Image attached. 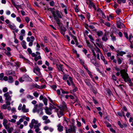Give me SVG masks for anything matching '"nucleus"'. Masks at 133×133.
Masks as SVG:
<instances>
[{"mask_svg":"<svg viewBox=\"0 0 133 133\" xmlns=\"http://www.w3.org/2000/svg\"><path fill=\"white\" fill-rule=\"evenodd\" d=\"M121 76L124 79V81L125 82H128L130 83L129 85L130 86H133V83L129 77L128 74L125 71V69L122 70L121 71Z\"/></svg>","mask_w":133,"mask_h":133,"instance_id":"obj_1","label":"nucleus"},{"mask_svg":"<svg viewBox=\"0 0 133 133\" xmlns=\"http://www.w3.org/2000/svg\"><path fill=\"white\" fill-rule=\"evenodd\" d=\"M48 10L51 11L55 20L57 24L59 26L61 24L60 20L57 18V16L56 14V12L54 11V8H49L48 9Z\"/></svg>","mask_w":133,"mask_h":133,"instance_id":"obj_2","label":"nucleus"},{"mask_svg":"<svg viewBox=\"0 0 133 133\" xmlns=\"http://www.w3.org/2000/svg\"><path fill=\"white\" fill-rule=\"evenodd\" d=\"M35 39V38L33 36H32L30 37H28L26 38V40L28 42H30L29 44V46H32L33 45V42Z\"/></svg>","mask_w":133,"mask_h":133,"instance_id":"obj_3","label":"nucleus"},{"mask_svg":"<svg viewBox=\"0 0 133 133\" xmlns=\"http://www.w3.org/2000/svg\"><path fill=\"white\" fill-rule=\"evenodd\" d=\"M69 80H68L67 81V82L68 85L70 86L71 84L72 87H74L75 84L73 81L72 77L70 76L69 77Z\"/></svg>","mask_w":133,"mask_h":133,"instance_id":"obj_4","label":"nucleus"},{"mask_svg":"<svg viewBox=\"0 0 133 133\" xmlns=\"http://www.w3.org/2000/svg\"><path fill=\"white\" fill-rule=\"evenodd\" d=\"M58 110L59 109H56L55 110V111L57 113L58 116L59 118L64 115V113L63 111L61 109H60L59 111Z\"/></svg>","mask_w":133,"mask_h":133,"instance_id":"obj_5","label":"nucleus"},{"mask_svg":"<svg viewBox=\"0 0 133 133\" xmlns=\"http://www.w3.org/2000/svg\"><path fill=\"white\" fill-rule=\"evenodd\" d=\"M89 7L90 8H91L92 7L94 10H96L97 9V8L96 7L95 4L92 2L91 0H89Z\"/></svg>","mask_w":133,"mask_h":133,"instance_id":"obj_6","label":"nucleus"},{"mask_svg":"<svg viewBox=\"0 0 133 133\" xmlns=\"http://www.w3.org/2000/svg\"><path fill=\"white\" fill-rule=\"evenodd\" d=\"M57 127V130L59 132H62L63 131L64 127L61 125V123L58 124Z\"/></svg>","mask_w":133,"mask_h":133,"instance_id":"obj_7","label":"nucleus"},{"mask_svg":"<svg viewBox=\"0 0 133 133\" xmlns=\"http://www.w3.org/2000/svg\"><path fill=\"white\" fill-rule=\"evenodd\" d=\"M4 96L5 97V99H8L9 100H11V97L9 94V92H7L4 94Z\"/></svg>","mask_w":133,"mask_h":133,"instance_id":"obj_8","label":"nucleus"},{"mask_svg":"<svg viewBox=\"0 0 133 133\" xmlns=\"http://www.w3.org/2000/svg\"><path fill=\"white\" fill-rule=\"evenodd\" d=\"M76 127L75 126H73L71 127L68 130L70 133H71L72 132L75 133L76 132Z\"/></svg>","mask_w":133,"mask_h":133,"instance_id":"obj_9","label":"nucleus"},{"mask_svg":"<svg viewBox=\"0 0 133 133\" xmlns=\"http://www.w3.org/2000/svg\"><path fill=\"white\" fill-rule=\"evenodd\" d=\"M87 46L89 47L92 51L94 56H96V53L95 52L93 46L90 43H89V44L87 45Z\"/></svg>","mask_w":133,"mask_h":133,"instance_id":"obj_10","label":"nucleus"},{"mask_svg":"<svg viewBox=\"0 0 133 133\" xmlns=\"http://www.w3.org/2000/svg\"><path fill=\"white\" fill-rule=\"evenodd\" d=\"M117 27L121 29L122 28L125 27V26L122 22L117 23Z\"/></svg>","mask_w":133,"mask_h":133,"instance_id":"obj_11","label":"nucleus"},{"mask_svg":"<svg viewBox=\"0 0 133 133\" xmlns=\"http://www.w3.org/2000/svg\"><path fill=\"white\" fill-rule=\"evenodd\" d=\"M56 14L57 16V18L58 17L59 18H61L63 16V15L62 14L59 12V11L58 10H57L56 11Z\"/></svg>","mask_w":133,"mask_h":133,"instance_id":"obj_12","label":"nucleus"},{"mask_svg":"<svg viewBox=\"0 0 133 133\" xmlns=\"http://www.w3.org/2000/svg\"><path fill=\"white\" fill-rule=\"evenodd\" d=\"M45 109V112L46 114L50 115L52 114V113L51 112V110L49 108H47Z\"/></svg>","mask_w":133,"mask_h":133,"instance_id":"obj_13","label":"nucleus"},{"mask_svg":"<svg viewBox=\"0 0 133 133\" xmlns=\"http://www.w3.org/2000/svg\"><path fill=\"white\" fill-rule=\"evenodd\" d=\"M25 105L24 104L22 107V110L24 113H26L29 111L28 109H26Z\"/></svg>","mask_w":133,"mask_h":133,"instance_id":"obj_14","label":"nucleus"},{"mask_svg":"<svg viewBox=\"0 0 133 133\" xmlns=\"http://www.w3.org/2000/svg\"><path fill=\"white\" fill-rule=\"evenodd\" d=\"M8 81V82L10 83H13L14 81V80L13 77L11 76H9Z\"/></svg>","mask_w":133,"mask_h":133,"instance_id":"obj_15","label":"nucleus"},{"mask_svg":"<svg viewBox=\"0 0 133 133\" xmlns=\"http://www.w3.org/2000/svg\"><path fill=\"white\" fill-rule=\"evenodd\" d=\"M22 78L24 81H27L29 80V79H31L29 76L27 75H24L22 76Z\"/></svg>","mask_w":133,"mask_h":133,"instance_id":"obj_16","label":"nucleus"},{"mask_svg":"<svg viewBox=\"0 0 133 133\" xmlns=\"http://www.w3.org/2000/svg\"><path fill=\"white\" fill-rule=\"evenodd\" d=\"M125 54L126 52H125L123 51H119L117 52V56H122L123 55Z\"/></svg>","mask_w":133,"mask_h":133,"instance_id":"obj_17","label":"nucleus"},{"mask_svg":"<svg viewBox=\"0 0 133 133\" xmlns=\"http://www.w3.org/2000/svg\"><path fill=\"white\" fill-rule=\"evenodd\" d=\"M94 56V57H92L90 59V62L93 64H94V63L96 62V56Z\"/></svg>","mask_w":133,"mask_h":133,"instance_id":"obj_18","label":"nucleus"},{"mask_svg":"<svg viewBox=\"0 0 133 133\" xmlns=\"http://www.w3.org/2000/svg\"><path fill=\"white\" fill-rule=\"evenodd\" d=\"M8 25L9 28L11 29L14 30L16 29V26L14 24H9Z\"/></svg>","mask_w":133,"mask_h":133,"instance_id":"obj_19","label":"nucleus"},{"mask_svg":"<svg viewBox=\"0 0 133 133\" xmlns=\"http://www.w3.org/2000/svg\"><path fill=\"white\" fill-rule=\"evenodd\" d=\"M49 108L51 110L54 109L55 110L56 109H57L56 108V107L55 106V105L53 103L52 104H50Z\"/></svg>","mask_w":133,"mask_h":133,"instance_id":"obj_20","label":"nucleus"},{"mask_svg":"<svg viewBox=\"0 0 133 133\" xmlns=\"http://www.w3.org/2000/svg\"><path fill=\"white\" fill-rule=\"evenodd\" d=\"M32 87L33 88H36L39 89L41 88L40 86L37 85V84L33 83L32 85Z\"/></svg>","mask_w":133,"mask_h":133,"instance_id":"obj_21","label":"nucleus"},{"mask_svg":"<svg viewBox=\"0 0 133 133\" xmlns=\"http://www.w3.org/2000/svg\"><path fill=\"white\" fill-rule=\"evenodd\" d=\"M63 65L61 64H59L57 65V66L58 69L59 71H61L62 72H63V69L62 68Z\"/></svg>","mask_w":133,"mask_h":133,"instance_id":"obj_22","label":"nucleus"},{"mask_svg":"<svg viewBox=\"0 0 133 133\" xmlns=\"http://www.w3.org/2000/svg\"><path fill=\"white\" fill-rule=\"evenodd\" d=\"M38 108V104H36L35 105L34 107L33 110V112L34 113H35L36 112Z\"/></svg>","mask_w":133,"mask_h":133,"instance_id":"obj_23","label":"nucleus"},{"mask_svg":"<svg viewBox=\"0 0 133 133\" xmlns=\"http://www.w3.org/2000/svg\"><path fill=\"white\" fill-rule=\"evenodd\" d=\"M102 39L103 41L105 42L106 41L108 40L106 34L105 33L103 37L102 38Z\"/></svg>","mask_w":133,"mask_h":133,"instance_id":"obj_24","label":"nucleus"},{"mask_svg":"<svg viewBox=\"0 0 133 133\" xmlns=\"http://www.w3.org/2000/svg\"><path fill=\"white\" fill-rule=\"evenodd\" d=\"M26 43L24 40L22 41V47L24 49H26Z\"/></svg>","mask_w":133,"mask_h":133,"instance_id":"obj_25","label":"nucleus"},{"mask_svg":"<svg viewBox=\"0 0 133 133\" xmlns=\"http://www.w3.org/2000/svg\"><path fill=\"white\" fill-rule=\"evenodd\" d=\"M34 128L35 129V131L37 133H38L40 130L39 127H38V126H37L36 125H35L34 126Z\"/></svg>","mask_w":133,"mask_h":133,"instance_id":"obj_26","label":"nucleus"},{"mask_svg":"<svg viewBox=\"0 0 133 133\" xmlns=\"http://www.w3.org/2000/svg\"><path fill=\"white\" fill-rule=\"evenodd\" d=\"M12 3L15 6V7L17 9H18V8H19L20 7V6L19 5H18L16 4L15 3L13 0L11 1Z\"/></svg>","mask_w":133,"mask_h":133,"instance_id":"obj_27","label":"nucleus"},{"mask_svg":"<svg viewBox=\"0 0 133 133\" xmlns=\"http://www.w3.org/2000/svg\"><path fill=\"white\" fill-rule=\"evenodd\" d=\"M96 48H95V50L96 51V53H100V55L101 54H102L100 49L98 48L97 46H96Z\"/></svg>","mask_w":133,"mask_h":133,"instance_id":"obj_28","label":"nucleus"},{"mask_svg":"<svg viewBox=\"0 0 133 133\" xmlns=\"http://www.w3.org/2000/svg\"><path fill=\"white\" fill-rule=\"evenodd\" d=\"M48 69H45V71L46 72H49V73H51V72H48V71H52L53 70V68L51 67H50V66H48Z\"/></svg>","mask_w":133,"mask_h":133,"instance_id":"obj_29","label":"nucleus"},{"mask_svg":"<svg viewBox=\"0 0 133 133\" xmlns=\"http://www.w3.org/2000/svg\"><path fill=\"white\" fill-rule=\"evenodd\" d=\"M84 82L86 83V84L89 87L90 85H91V84L89 80L86 79L84 81Z\"/></svg>","mask_w":133,"mask_h":133,"instance_id":"obj_30","label":"nucleus"},{"mask_svg":"<svg viewBox=\"0 0 133 133\" xmlns=\"http://www.w3.org/2000/svg\"><path fill=\"white\" fill-rule=\"evenodd\" d=\"M117 60L118 63V64H121L122 63V60L118 56H117Z\"/></svg>","mask_w":133,"mask_h":133,"instance_id":"obj_31","label":"nucleus"},{"mask_svg":"<svg viewBox=\"0 0 133 133\" xmlns=\"http://www.w3.org/2000/svg\"><path fill=\"white\" fill-rule=\"evenodd\" d=\"M41 59V57L40 55H38L37 57H36L34 58V60L36 62H37L38 59Z\"/></svg>","mask_w":133,"mask_h":133,"instance_id":"obj_32","label":"nucleus"},{"mask_svg":"<svg viewBox=\"0 0 133 133\" xmlns=\"http://www.w3.org/2000/svg\"><path fill=\"white\" fill-rule=\"evenodd\" d=\"M97 35L98 36H100L103 34L102 32L101 31H98L97 32Z\"/></svg>","mask_w":133,"mask_h":133,"instance_id":"obj_33","label":"nucleus"},{"mask_svg":"<svg viewBox=\"0 0 133 133\" xmlns=\"http://www.w3.org/2000/svg\"><path fill=\"white\" fill-rule=\"evenodd\" d=\"M33 71L39 77H41V72H40V71H39V72H36L35 71V70H34V71Z\"/></svg>","mask_w":133,"mask_h":133,"instance_id":"obj_34","label":"nucleus"},{"mask_svg":"<svg viewBox=\"0 0 133 133\" xmlns=\"http://www.w3.org/2000/svg\"><path fill=\"white\" fill-rule=\"evenodd\" d=\"M43 102H44V104L45 106H46L47 105V99L45 97L44 99L43 100Z\"/></svg>","mask_w":133,"mask_h":133,"instance_id":"obj_35","label":"nucleus"},{"mask_svg":"<svg viewBox=\"0 0 133 133\" xmlns=\"http://www.w3.org/2000/svg\"><path fill=\"white\" fill-rule=\"evenodd\" d=\"M126 0H117V2L119 3L120 4L122 2L123 3H125Z\"/></svg>","mask_w":133,"mask_h":133,"instance_id":"obj_36","label":"nucleus"},{"mask_svg":"<svg viewBox=\"0 0 133 133\" xmlns=\"http://www.w3.org/2000/svg\"><path fill=\"white\" fill-rule=\"evenodd\" d=\"M31 122L34 124L36 125L38 123V121H37L35 120L34 119H33L31 121Z\"/></svg>","mask_w":133,"mask_h":133,"instance_id":"obj_37","label":"nucleus"},{"mask_svg":"<svg viewBox=\"0 0 133 133\" xmlns=\"http://www.w3.org/2000/svg\"><path fill=\"white\" fill-rule=\"evenodd\" d=\"M90 38V39L91 40V42L94 44L95 45V44L94 42H93V41L94 40V39L93 37H92V36L91 35H89L88 36Z\"/></svg>","mask_w":133,"mask_h":133,"instance_id":"obj_38","label":"nucleus"},{"mask_svg":"<svg viewBox=\"0 0 133 133\" xmlns=\"http://www.w3.org/2000/svg\"><path fill=\"white\" fill-rule=\"evenodd\" d=\"M6 130L8 133H11L12 131L13 130V128L11 127H9L8 129H7Z\"/></svg>","mask_w":133,"mask_h":133,"instance_id":"obj_39","label":"nucleus"},{"mask_svg":"<svg viewBox=\"0 0 133 133\" xmlns=\"http://www.w3.org/2000/svg\"><path fill=\"white\" fill-rule=\"evenodd\" d=\"M51 1L49 3V4L50 5V6H53L55 5V3L54 2V1L52 0V1Z\"/></svg>","mask_w":133,"mask_h":133,"instance_id":"obj_40","label":"nucleus"},{"mask_svg":"<svg viewBox=\"0 0 133 133\" xmlns=\"http://www.w3.org/2000/svg\"><path fill=\"white\" fill-rule=\"evenodd\" d=\"M4 76V74L3 73H2L0 74V80L2 81Z\"/></svg>","mask_w":133,"mask_h":133,"instance_id":"obj_41","label":"nucleus"},{"mask_svg":"<svg viewBox=\"0 0 133 133\" xmlns=\"http://www.w3.org/2000/svg\"><path fill=\"white\" fill-rule=\"evenodd\" d=\"M8 74L9 75H14V72L11 70H9L8 71Z\"/></svg>","mask_w":133,"mask_h":133,"instance_id":"obj_42","label":"nucleus"},{"mask_svg":"<svg viewBox=\"0 0 133 133\" xmlns=\"http://www.w3.org/2000/svg\"><path fill=\"white\" fill-rule=\"evenodd\" d=\"M33 95L36 97H38L39 94L37 91H35L33 93Z\"/></svg>","mask_w":133,"mask_h":133,"instance_id":"obj_43","label":"nucleus"},{"mask_svg":"<svg viewBox=\"0 0 133 133\" xmlns=\"http://www.w3.org/2000/svg\"><path fill=\"white\" fill-rule=\"evenodd\" d=\"M8 122V120L6 119H4L3 120V126H5V125H6Z\"/></svg>","mask_w":133,"mask_h":133,"instance_id":"obj_44","label":"nucleus"},{"mask_svg":"<svg viewBox=\"0 0 133 133\" xmlns=\"http://www.w3.org/2000/svg\"><path fill=\"white\" fill-rule=\"evenodd\" d=\"M34 70H35L36 72H39L40 71V69L37 66L35 67L34 69Z\"/></svg>","mask_w":133,"mask_h":133,"instance_id":"obj_45","label":"nucleus"},{"mask_svg":"<svg viewBox=\"0 0 133 133\" xmlns=\"http://www.w3.org/2000/svg\"><path fill=\"white\" fill-rule=\"evenodd\" d=\"M5 100V103L6 104V105H9L11 103L10 102L11 100H9L8 99Z\"/></svg>","mask_w":133,"mask_h":133,"instance_id":"obj_46","label":"nucleus"},{"mask_svg":"<svg viewBox=\"0 0 133 133\" xmlns=\"http://www.w3.org/2000/svg\"><path fill=\"white\" fill-rule=\"evenodd\" d=\"M114 68L115 69V70L117 71H120V73H121V71L122 70H120V69L119 68H118L117 66H116L114 67Z\"/></svg>","mask_w":133,"mask_h":133,"instance_id":"obj_47","label":"nucleus"},{"mask_svg":"<svg viewBox=\"0 0 133 133\" xmlns=\"http://www.w3.org/2000/svg\"><path fill=\"white\" fill-rule=\"evenodd\" d=\"M129 64H131L133 65V60L131 59H129Z\"/></svg>","mask_w":133,"mask_h":133,"instance_id":"obj_48","label":"nucleus"},{"mask_svg":"<svg viewBox=\"0 0 133 133\" xmlns=\"http://www.w3.org/2000/svg\"><path fill=\"white\" fill-rule=\"evenodd\" d=\"M96 67H99L100 66V65L99 63H97L96 61L93 64Z\"/></svg>","mask_w":133,"mask_h":133,"instance_id":"obj_49","label":"nucleus"},{"mask_svg":"<svg viewBox=\"0 0 133 133\" xmlns=\"http://www.w3.org/2000/svg\"><path fill=\"white\" fill-rule=\"evenodd\" d=\"M51 122L50 120L49 119H48L44 121V123L45 124H47L48 123H50Z\"/></svg>","mask_w":133,"mask_h":133,"instance_id":"obj_50","label":"nucleus"},{"mask_svg":"<svg viewBox=\"0 0 133 133\" xmlns=\"http://www.w3.org/2000/svg\"><path fill=\"white\" fill-rule=\"evenodd\" d=\"M48 117L47 116H44L42 117V119L43 120H44V121H45V120H46L47 119H48Z\"/></svg>","mask_w":133,"mask_h":133,"instance_id":"obj_51","label":"nucleus"},{"mask_svg":"<svg viewBox=\"0 0 133 133\" xmlns=\"http://www.w3.org/2000/svg\"><path fill=\"white\" fill-rule=\"evenodd\" d=\"M51 88L54 90H56V89L57 88V86L56 85H53L50 86Z\"/></svg>","mask_w":133,"mask_h":133,"instance_id":"obj_52","label":"nucleus"},{"mask_svg":"<svg viewBox=\"0 0 133 133\" xmlns=\"http://www.w3.org/2000/svg\"><path fill=\"white\" fill-rule=\"evenodd\" d=\"M7 106L6 104H4L2 105L1 108L4 109H6Z\"/></svg>","mask_w":133,"mask_h":133,"instance_id":"obj_53","label":"nucleus"},{"mask_svg":"<svg viewBox=\"0 0 133 133\" xmlns=\"http://www.w3.org/2000/svg\"><path fill=\"white\" fill-rule=\"evenodd\" d=\"M27 97L28 98L30 99H32L34 98L33 96L30 95H28Z\"/></svg>","mask_w":133,"mask_h":133,"instance_id":"obj_54","label":"nucleus"},{"mask_svg":"<svg viewBox=\"0 0 133 133\" xmlns=\"http://www.w3.org/2000/svg\"><path fill=\"white\" fill-rule=\"evenodd\" d=\"M68 77V75H64L63 79L64 80H67Z\"/></svg>","mask_w":133,"mask_h":133,"instance_id":"obj_55","label":"nucleus"},{"mask_svg":"<svg viewBox=\"0 0 133 133\" xmlns=\"http://www.w3.org/2000/svg\"><path fill=\"white\" fill-rule=\"evenodd\" d=\"M43 109L42 108H38L36 112H37L38 113H39V112L42 110H43Z\"/></svg>","mask_w":133,"mask_h":133,"instance_id":"obj_56","label":"nucleus"},{"mask_svg":"<svg viewBox=\"0 0 133 133\" xmlns=\"http://www.w3.org/2000/svg\"><path fill=\"white\" fill-rule=\"evenodd\" d=\"M8 78L7 76H5L4 77L3 79H2V81L4 80L5 81H8Z\"/></svg>","mask_w":133,"mask_h":133,"instance_id":"obj_57","label":"nucleus"},{"mask_svg":"<svg viewBox=\"0 0 133 133\" xmlns=\"http://www.w3.org/2000/svg\"><path fill=\"white\" fill-rule=\"evenodd\" d=\"M117 123L119 125L120 127H121V128H123V127H124L123 125L121 124L120 121H118V122Z\"/></svg>","mask_w":133,"mask_h":133,"instance_id":"obj_58","label":"nucleus"},{"mask_svg":"<svg viewBox=\"0 0 133 133\" xmlns=\"http://www.w3.org/2000/svg\"><path fill=\"white\" fill-rule=\"evenodd\" d=\"M112 79L114 80L115 81L117 80V78L114 75H112Z\"/></svg>","mask_w":133,"mask_h":133,"instance_id":"obj_59","label":"nucleus"},{"mask_svg":"<svg viewBox=\"0 0 133 133\" xmlns=\"http://www.w3.org/2000/svg\"><path fill=\"white\" fill-rule=\"evenodd\" d=\"M21 33L23 34V36H24L25 35V31L23 29L21 31Z\"/></svg>","mask_w":133,"mask_h":133,"instance_id":"obj_60","label":"nucleus"},{"mask_svg":"<svg viewBox=\"0 0 133 133\" xmlns=\"http://www.w3.org/2000/svg\"><path fill=\"white\" fill-rule=\"evenodd\" d=\"M18 80L21 83H22L24 81L23 78H22V76L19 78Z\"/></svg>","mask_w":133,"mask_h":133,"instance_id":"obj_61","label":"nucleus"},{"mask_svg":"<svg viewBox=\"0 0 133 133\" xmlns=\"http://www.w3.org/2000/svg\"><path fill=\"white\" fill-rule=\"evenodd\" d=\"M8 88L6 87H5L3 88V91L4 92H5L8 91Z\"/></svg>","mask_w":133,"mask_h":133,"instance_id":"obj_62","label":"nucleus"},{"mask_svg":"<svg viewBox=\"0 0 133 133\" xmlns=\"http://www.w3.org/2000/svg\"><path fill=\"white\" fill-rule=\"evenodd\" d=\"M5 53L8 56H10L11 55L10 52L9 51H6L5 52Z\"/></svg>","mask_w":133,"mask_h":133,"instance_id":"obj_63","label":"nucleus"},{"mask_svg":"<svg viewBox=\"0 0 133 133\" xmlns=\"http://www.w3.org/2000/svg\"><path fill=\"white\" fill-rule=\"evenodd\" d=\"M79 60L81 64H82V65H83L84 64V61L83 60L79 58Z\"/></svg>","mask_w":133,"mask_h":133,"instance_id":"obj_64","label":"nucleus"}]
</instances>
